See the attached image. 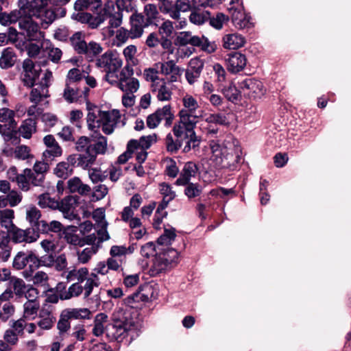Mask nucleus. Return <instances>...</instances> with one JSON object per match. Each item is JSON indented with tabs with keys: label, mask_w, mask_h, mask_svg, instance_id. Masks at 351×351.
<instances>
[{
	"label": "nucleus",
	"mask_w": 351,
	"mask_h": 351,
	"mask_svg": "<svg viewBox=\"0 0 351 351\" xmlns=\"http://www.w3.org/2000/svg\"><path fill=\"white\" fill-rule=\"evenodd\" d=\"M212 160L221 169L234 171L237 169L241 160V148L238 141L228 136L223 142L215 139L210 141Z\"/></svg>",
	"instance_id": "nucleus-1"
},
{
	"label": "nucleus",
	"mask_w": 351,
	"mask_h": 351,
	"mask_svg": "<svg viewBox=\"0 0 351 351\" xmlns=\"http://www.w3.org/2000/svg\"><path fill=\"white\" fill-rule=\"evenodd\" d=\"M135 325L134 310L126 306L117 308L112 315V323L106 328V334L110 341H121Z\"/></svg>",
	"instance_id": "nucleus-2"
},
{
	"label": "nucleus",
	"mask_w": 351,
	"mask_h": 351,
	"mask_svg": "<svg viewBox=\"0 0 351 351\" xmlns=\"http://www.w3.org/2000/svg\"><path fill=\"white\" fill-rule=\"evenodd\" d=\"M88 128L93 132H99V129L101 128L104 134H111L121 119V114L117 110L104 111L96 106L90 108L88 106Z\"/></svg>",
	"instance_id": "nucleus-3"
},
{
	"label": "nucleus",
	"mask_w": 351,
	"mask_h": 351,
	"mask_svg": "<svg viewBox=\"0 0 351 351\" xmlns=\"http://www.w3.org/2000/svg\"><path fill=\"white\" fill-rule=\"evenodd\" d=\"M91 312L87 308H68L60 313L57 323L59 335H66L71 330V320L90 319Z\"/></svg>",
	"instance_id": "nucleus-4"
},
{
	"label": "nucleus",
	"mask_w": 351,
	"mask_h": 351,
	"mask_svg": "<svg viewBox=\"0 0 351 351\" xmlns=\"http://www.w3.org/2000/svg\"><path fill=\"white\" fill-rule=\"evenodd\" d=\"M175 44L180 47L190 45L193 47H199L202 51L208 53L214 52L217 49L215 43L209 41L204 36L193 35L189 31L179 32L175 39Z\"/></svg>",
	"instance_id": "nucleus-5"
},
{
	"label": "nucleus",
	"mask_w": 351,
	"mask_h": 351,
	"mask_svg": "<svg viewBox=\"0 0 351 351\" xmlns=\"http://www.w3.org/2000/svg\"><path fill=\"white\" fill-rule=\"evenodd\" d=\"M91 138L94 143L87 136H80L75 142V149L78 152H95L96 154H105L107 150V138L99 132H93Z\"/></svg>",
	"instance_id": "nucleus-6"
},
{
	"label": "nucleus",
	"mask_w": 351,
	"mask_h": 351,
	"mask_svg": "<svg viewBox=\"0 0 351 351\" xmlns=\"http://www.w3.org/2000/svg\"><path fill=\"white\" fill-rule=\"evenodd\" d=\"M122 59L119 54L112 50H108L97 59L96 65L106 73L105 80L108 82L121 69Z\"/></svg>",
	"instance_id": "nucleus-7"
},
{
	"label": "nucleus",
	"mask_w": 351,
	"mask_h": 351,
	"mask_svg": "<svg viewBox=\"0 0 351 351\" xmlns=\"http://www.w3.org/2000/svg\"><path fill=\"white\" fill-rule=\"evenodd\" d=\"M19 27L20 35L25 36L28 41H40L44 38V32L31 17H22L19 20Z\"/></svg>",
	"instance_id": "nucleus-8"
},
{
	"label": "nucleus",
	"mask_w": 351,
	"mask_h": 351,
	"mask_svg": "<svg viewBox=\"0 0 351 351\" xmlns=\"http://www.w3.org/2000/svg\"><path fill=\"white\" fill-rule=\"evenodd\" d=\"M179 121L176 122L172 132L176 135L195 132V128L197 123V116L193 113H189L186 110H180L178 112Z\"/></svg>",
	"instance_id": "nucleus-9"
},
{
	"label": "nucleus",
	"mask_w": 351,
	"mask_h": 351,
	"mask_svg": "<svg viewBox=\"0 0 351 351\" xmlns=\"http://www.w3.org/2000/svg\"><path fill=\"white\" fill-rule=\"evenodd\" d=\"M8 233L11 241L14 243H30L36 241L39 237V234L35 231L34 228L23 230L18 228L16 225L12 226L8 229Z\"/></svg>",
	"instance_id": "nucleus-10"
},
{
	"label": "nucleus",
	"mask_w": 351,
	"mask_h": 351,
	"mask_svg": "<svg viewBox=\"0 0 351 351\" xmlns=\"http://www.w3.org/2000/svg\"><path fill=\"white\" fill-rule=\"evenodd\" d=\"M37 69L33 61L30 59H26L23 63V71L21 74V80L23 85L27 87H33L36 80L40 75V69Z\"/></svg>",
	"instance_id": "nucleus-11"
},
{
	"label": "nucleus",
	"mask_w": 351,
	"mask_h": 351,
	"mask_svg": "<svg viewBox=\"0 0 351 351\" xmlns=\"http://www.w3.org/2000/svg\"><path fill=\"white\" fill-rule=\"evenodd\" d=\"M228 10L236 27L245 29L252 26V18L244 12L242 5H239L238 7H228Z\"/></svg>",
	"instance_id": "nucleus-12"
},
{
	"label": "nucleus",
	"mask_w": 351,
	"mask_h": 351,
	"mask_svg": "<svg viewBox=\"0 0 351 351\" xmlns=\"http://www.w3.org/2000/svg\"><path fill=\"white\" fill-rule=\"evenodd\" d=\"M156 68L158 69L160 73L165 76H169L167 79L169 82H176L182 75V69L176 65V62L173 60L158 62L156 63Z\"/></svg>",
	"instance_id": "nucleus-13"
},
{
	"label": "nucleus",
	"mask_w": 351,
	"mask_h": 351,
	"mask_svg": "<svg viewBox=\"0 0 351 351\" xmlns=\"http://www.w3.org/2000/svg\"><path fill=\"white\" fill-rule=\"evenodd\" d=\"M239 88L250 97L260 98L265 92L263 83L254 78H247L239 83Z\"/></svg>",
	"instance_id": "nucleus-14"
},
{
	"label": "nucleus",
	"mask_w": 351,
	"mask_h": 351,
	"mask_svg": "<svg viewBox=\"0 0 351 351\" xmlns=\"http://www.w3.org/2000/svg\"><path fill=\"white\" fill-rule=\"evenodd\" d=\"M37 262V256L32 251L19 252L14 257L12 267L16 270L25 268L27 265L32 271L34 270V263Z\"/></svg>",
	"instance_id": "nucleus-15"
},
{
	"label": "nucleus",
	"mask_w": 351,
	"mask_h": 351,
	"mask_svg": "<svg viewBox=\"0 0 351 351\" xmlns=\"http://www.w3.org/2000/svg\"><path fill=\"white\" fill-rule=\"evenodd\" d=\"M43 143L47 147L43 153V158L45 160L53 161L56 158L62 156V149L52 134L46 135L43 138Z\"/></svg>",
	"instance_id": "nucleus-16"
},
{
	"label": "nucleus",
	"mask_w": 351,
	"mask_h": 351,
	"mask_svg": "<svg viewBox=\"0 0 351 351\" xmlns=\"http://www.w3.org/2000/svg\"><path fill=\"white\" fill-rule=\"evenodd\" d=\"M130 34L136 38L142 36L144 29L150 25V24L145 19L143 13L135 11L130 17Z\"/></svg>",
	"instance_id": "nucleus-17"
},
{
	"label": "nucleus",
	"mask_w": 351,
	"mask_h": 351,
	"mask_svg": "<svg viewBox=\"0 0 351 351\" xmlns=\"http://www.w3.org/2000/svg\"><path fill=\"white\" fill-rule=\"evenodd\" d=\"M226 58V66L228 71L237 73L244 69L247 64L245 56L240 52H232Z\"/></svg>",
	"instance_id": "nucleus-18"
},
{
	"label": "nucleus",
	"mask_w": 351,
	"mask_h": 351,
	"mask_svg": "<svg viewBox=\"0 0 351 351\" xmlns=\"http://www.w3.org/2000/svg\"><path fill=\"white\" fill-rule=\"evenodd\" d=\"M204 66V62L199 58H193L191 59L189 63V66L185 72V77L187 82L190 84H193L199 78L203 68Z\"/></svg>",
	"instance_id": "nucleus-19"
},
{
	"label": "nucleus",
	"mask_w": 351,
	"mask_h": 351,
	"mask_svg": "<svg viewBox=\"0 0 351 351\" xmlns=\"http://www.w3.org/2000/svg\"><path fill=\"white\" fill-rule=\"evenodd\" d=\"M169 82L165 79L156 84H151V91L160 101H169L171 99L172 91L168 86Z\"/></svg>",
	"instance_id": "nucleus-20"
},
{
	"label": "nucleus",
	"mask_w": 351,
	"mask_h": 351,
	"mask_svg": "<svg viewBox=\"0 0 351 351\" xmlns=\"http://www.w3.org/2000/svg\"><path fill=\"white\" fill-rule=\"evenodd\" d=\"M198 168L197 165L193 162H186L180 175V177L176 180V184L178 186H185L191 180L192 177H195Z\"/></svg>",
	"instance_id": "nucleus-21"
},
{
	"label": "nucleus",
	"mask_w": 351,
	"mask_h": 351,
	"mask_svg": "<svg viewBox=\"0 0 351 351\" xmlns=\"http://www.w3.org/2000/svg\"><path fill=\"white\" fill-rule=\"evenodd\" d=\"M56 320L52 312L48 308L43 306L39 311L36 324L43 330H49L54 325Z\"/></svg>",
	"instance_id": "nucleus-22"
},
{
	"label": "nucleus",
	"mask_w": 351,
	"mask_h": 351,
	"mask_svg": "<svg viewBox=\"0 0 351 351\" xmlns=\"http://www.w3.org/2000/svg\"><path fill=\"white\" fill-rule=\"evenodd\" d=\"M64 226L59 221L56 220H52L51 221H47L46 220H40V223L38 224V229L36 230V232L38 234H60L64 230Z\"/></svg>",
	"instance_id": "nucleus-23"
},
{
	"label": "nucleus",
	"mask_w": 351,
	"mask_h": 351,
	"mask_svg": "<svg viewBox=\"0 0 351 351\" xmlns=\"http://www.w3.org/2000/svg\"><path fill=\"white\" fill-rule=\"evenodd\" d=\"M184 135L178 136L173 132L168 133L165 138L167 151L171 154L177 153L183 145Z\"/></svg>",
	"instance_id": "nucleus-24"
},
{
	"label": "nucleus",
	"mask_w": 351,
	"mask_h": 351,
	"mask_svg": "<svg viewBox=\"0 0 351 351\" xmlns=\"http://www.w3.org/2000/svg\"><path fill=\"white\" fill-rule=\"evenodd\" d=\"M37 128V122L34 119H25L21 122L17 131L20 136L23 138L29 139L33 134L36 133Z\"/></svg>",
	"instance_id": "nucleus-25"
},
{
	"label": "nucleus",
	"mask_w": 351,
	"mask_h": 351,
	"mask_svg": "<svg viewBox=\"0 0 351 351\" xmlns=\"http://www.w3.org/2000/svg\"><path fill=\"white\" fill-rule=\"evenodd\" d=\"M67 186L71 193H77L82 195H88L91 191L90 186L84 184L78 177H73L69 180Z\"/></svg>",
	"instance_id": "nucleus-26"
},
{
	"label": "nucleus",
	"mask_w": 351,
	"mask_h": 351,
	"mask_svg": "<svg viewBox=\"0 0 351 351\" xmlns=\"http://www.w3.org/2000/svg\"><path fill=\"white\" fill-rule=\"evenodd\" d=\"M11 239L8 232L0 231V258L6 262L10 257L12 247L10 246Z\"/></svg>",
	"instance_id": "nucleus-27"
},
{
	"label": "nucleus",
	"mask_w": 351,
	"mask_h": 351,
	"mask_svg": "<svg viewBox=\"0 0 351 351\" xmlns=\"http://www.w3.org/2000/svg\"><path fill=\"white\" fill-rule=\"evenodd\" d=\"M133 75L134 70L132 67L129 64H126L121 69L119 75L116 73L108 82L111 85L117 86L121 84V83H125V81L133 77Z\"/></svg>",
	"instance_id": "nucleus-28"
},
{
	"label": "nucleus",
	"mask_w": 351,
	"mask_h": 351,
	"mask_svg": "<svg viewBox=\"0 0 351 351\" xmlns=\"http://www.w3.org/2000/svg\"><path fill=\"white\" fill-rule=\"evenodd\" d=\"M49 96L47 86L36 84L29 94V101L32 104H40L44 99Z\"/></svg>",
	"instance_id": "nucleus-29"
},
{
	"label": "nucleus",
	"mask_w": 351,
	"mask_h": 351,
	"mask_svg": "<svg viewBox=\"0 0 351 351\" xmlns=\"http://www.w3.org/2000/svg\"><path fill=\"white\" fill-rule=\"evenodd\" d=\"M223 47L229 49H236L242 46L245 43L244 38L238 34H227L223 38Z\"/></svg>",
	"instance_id": "nucleus-30"
},
{
	"label": "nucleus",
	"mask_w": 351,
	"mask_h": 351,
	"mask_svg": "<svg viewBox=\"0 0 351 351\" xmlns=\"http://www.w3.org/2000/svg\"><path fill=\"white\" fill-rule=\"evenodd\" d=\"M165 261H167V259L162 258L160 254H158L155 256L153 261V264L149 269L151 276H155L162 272L171 269V267L167 263H166Z\"/></svg>",
	"instance_id": "nucleus-31"
},
{
	"label": "nucleus",
	"mask_w": 351,
	"mask_h": 351,
	"mask_svg": "<svg viewBox=\"0 0 351 351\" xmlns=\"http://www.w3.org/2000/svg\"><path fill=\"white\" fill-rule=\"evenodd\" d=\"M184 139L186 140L185 145L182 149L183 153H189L191 150L198 149L201 143V137L197 136L195 132L185 133Z\"/></svg>",
	"instance_id": "nucleus-32"
},
{
	"label": "nucleus",
	"mask_w": 351,
	"mask_h": 351,
	"mask_svg": "<svg viewBox=\"0 0 351 351\" xmlns=\"http://www.w3.org/2000/svg\"><path fill=\"white\" fill-rule=\"evenodd\" d=\"M60 337L64 339L67 337H71L77 341H83L86 339L87 331L85 326L82 324H77L71 328L70 331L66 335H59Z\"/></svg>",
	"instance_id": "nucleus-33"
},
{
	"label": "nucleus",
	"mask_w": 351,
	"mask_h": 351,
	"mask_svg": "<svg viewBox=\"0 0 351 351\" xmlns=\"http://www.w3.org/2000/svg\"><path fill=\"white\" fill-rule=\"evenodd\" d=\"M15 112L8 108L0 109V122L3 123L8 129H16L17 123L14 119Z\"/></svg>",
	"instance_id": "nucleus-34"
},
{
	"label": "nucleus",
	"mask_w": 351,
	"mask_h": 351,
	"mask_svg": "<svg viewBox=\"0 0 351 351\" xmlns=\"http://www.w3.org/2000/svg\"><path fill=\"white\" fill-rule=\"evenodd\" d=\"M98 154L95 152L79 154L78 167L88 171L91 169V166L95 164Z\"/></svg>",
	"instance_id": "nucleus-35"
},
{
	"label": "nucleus",
	"mask_w": 351,
	"mask_h": 351,
	"mask_svg": "<svg viewBox=\"0 0 351 351\" xmlns=\"http://www.w3.org/2000/svg\"><path fill=\"white\" fill-rule=\"evenodd\" d=\"M16 62V56L13 49L8 47L1 53L0 57V66L2 69H6L14 66Z\"/></svg>",
	"instance_id": "nucleus-36"
},
{
	"label": "nucleus",
	"mask_w": 351,
	"mask_h": 351,
	"mask_svg": "<svg viewBox=\"0 0 351 351\" xmlns=\"http://www.w3.org/2000/svg\"><path fill=\"white\" fill-rule=\"evenodd\" d=\"M32 15L40 18L43 23L47 25L52 23L56 18L54 11L45 9V7L36 8L35 12H32Z\"/></svg>",
	"instance_id": "nucleus-37"
},
{
	"label": "nucleus",
	"mask_w": 351,
	"mask_h": 351,
	"mask_svg": "<svg viewBox=\"0 0 351 351\" xmlns=\"http://www.w3.org/2000/svg\"><path fill=\"white\" fill-rule=\"evenodd\" d=\"M38 205L42 208L56 210L59 206V202L50 196L48 193L38 196Z\"/></svg>",
	"instance_id": "nucleus-38"
},
{
	"label": "nucleus",
	"mask_w": 351,
	"mask_h": 351,
	"mask_svg": "<svg viewBox=\"0 0 351 351\" xmlns=\"http://www.w3.org/2000/svg\"><path fill=\"white\" fill-rule=\"evenodd\" d=\"M22 19V13L20 10H13L10 13L0 12V24L4 26L15 23Z\"/></svg>",
	"instance_id": "nucleus-39"
},
{
	"label": "nucleus",
	"mask_w": 351,
	"mask_h": 351,
	"mask_svg": "<svg viewBox=\"0 0 351 351\" xmlns=\"http://www.w3.org/2000/svg\"><path fill=\"white\" fill-rule=\"evenodd\" d=\"M156 112L157 117L160 119V122L162 120H165V125L166 127L171 125L175 117L171 111V106L170 105H165L162 108L157 109Z\"/></svg>",
	"instance_id": "nucleus-40"
},
{
	"label": "nucleus",
	"mask_w": 351,
	"mask_h": 351,
	"mask_svg": "<svg viewBox=\"0 0 351 351\" xmlns=\"http://www.w3.org/2000/svg\"><path fill=\"white\" fill-rule=\"evenodd\" d=\"M100 285L99 279L95 273H91L88 279L85 282L83 287L84 298L87 299L91 295L94 287H97Z\"/></svg>",
	"instance_id": "nucleus-41"
},
{
	"label": "nucleus",
	"mask_w": 351,
	"mask_h": 351,
	"mask_svg": "<svg viewBox=\"0 0 351 351\" xmlns=\"http://www.w3.org/2000/svg\"><path fill=\"white\" fill-rule=\"evenodd\" d=\"M40 310V302H25L23 304V317L29 320L34 319Z\"/></svg>",
	"instance_id": "nucleus-42"
},
{
	"label": "nucleus",
	"mask_w": 351,
	"mask_h": 351,
	"mask_svg": "<svg viewBox=\"0 0 351 351\" xmlns=\"http://www.w3.org/2000/svg\"><path fill=\"white\" fill-rule=\"evenodd\" d=\"M208 19H210V12L199 9H195V10L191 12L189 16V21L192 23L197 25L204 24L208 21Z\"/></svg>",
	"instance_id": "nucleus-43"
},
{
	"label": "nucleus",
	"mask_w": 351,
	"mask_h": 351,
	"mask_svg": "<svg viewBox=\"0 0 351 351\" xmlns=\"http://www.w3.org/2000/svg\"><path fill=\"white\" fill-rule=\"evenodd\" d=\"M151 136H142L138 141L132 139L128 142L129 150H147L151 146Z\"/></svg>",
	"instance_id": "nucleus-44"
},
{
	"label": "nucleus",
	"mask_w": 351,
	"mask_h": 351,
	"mask_svg": "<svg viewBox=\"0 0 351 351\" xmlns=\"http://www.w3.org/2000/svg\"><path fill=\"white\" fill-rule=\"evenodd\" d=\"M99 250V245H93L88 247L82 251L77 252V260L82 264L87 263L92 256L95 254Z\"/></svg>",
	"instance_id": "nucleus-45"
},
{
	"label": "nucleus",
	"mask_w": 351,
	"mask_h": 351,
	"mask_svg": "<svg viewBox=\"0 0 351 351\" xmlns=\"http://www.w3.org/2000/svg\"><path fill=\"white\" fill-rule=\"evenodd\" d=\"M83 293V287L80 282L73 283L67 289L66 292H64L61 295V300H68L73 298L79 297Z\"/></svg>",
	"instance_id": "nucleus-46"
},
{
	"label": "nucleus",
	"mask_w": 351,
	"mask_h": 351,
	"mask_svg": "<svg viewBox=\"0 0 351 351\" xmlns=\"http://www.w3.org/2000/svg\"><path fill=\"white\" fill-rule=\"evenodd\" d=\"M10 282L12 285L13 292L18 298L23 297L29 286L26 285L23 279L16 277H12Z\"/></svg>",
	"instance_id": "nucleus-47"
},
{
	"label": "nucleus",
	"mask_w": 351,
	"mask_h": 351,
	"mask_svg": "<svg viewBox=\"0 0 351 351\" xmlns=\"http://www.w3.org/2000/svg\"><path fill=\"white\" fill-rule=\"evenodd\" d=\"M14 154L16 158L22 160H27L28 162H31L34 158V155L31 154L30 147L25 145L17 146Z\"/></svg>",
	"instance_id": "nucleus-48"
},
{
	"label": "nucleus",
	"mask_w": 351,
	"mask_h": 351,
	"mask_svg": "<svg viewBox=\"0 0 351 351\" xmlns=\"http://www.w3.org/2000/svg\"><path fill=\"white\" fill-rule=\"evenodd\" d=\"M160 12L163 14H168L173 19H178L180 18V13L178 12L176 2L171 1H166L160 6Z\"/></svg>",
	"instance_id": "nucleus-49"
},
{
	"label": "nucleus",
	"mask_w": 351,
	"mask_h": 351,
	"mask_svg": "<svg viewBox=\"0 0 351 351\" xmlns=\"http://www.w3.org/2000/svg\"><path fill=\"white\" fill-rule=\"evenodd\" d=\"M206 122L210 124L219 125H228L230 124L229 120L224 113L217 112L210 114L205 119Z\"/></svg>",
	"instance_id": "nucleus-50"
},
{
	"label": "nucleus",
	"mask_w": 351,
	"mask_h": 351,
	"mask_svg": "<svg viewBox=\"0 0 351 351\" xmlns=\"http://www.w3.org/2000/svg\"><path fill=\"white\" fill-rule=\"evenodd\" d=\"M73 173V169L66 162H59L54 169V173L60 178L66 179Z\"/></svg>",
	"instance_id": "nucleus-51"
},
{
	"label": "nucleus",
	"mask_w": 351,
	"mask_h": 351,
	"mask_svg": "<svg viewBox=\"0 0 351 351\" xmlns=\"http://www.w3.org/2000/svg\"><path fill=\"white\" fill-rule=\"evenodd\" d=\"M41 213L36 206L29 208L26 211V219L32 227L38 229V224L40 223Z\"/></svg>",
	"instance_id": "nucleus-52"
},
{
	"label": "nucleus",
	"mask_w": 351,
	"mask_h": 351,
	"mask_svg": "<svg viewBox=\"0 0 351 351\" xmlns=\"http://www.w3.org/2000/svg\"><path fill=\"white\" fill-rule=\"evenodd\" d=\"M162 258L167 259L169 266L172 268L178 265L179 263V253L177 250L173 248H168L167 250L160 253Z\"/></svg>",
	"instance_id": "nucleus-53"
},
{
	"label": "nucleus",
	"mask_w": 351,
	"mask_h": 351,
	"mask_svg": "<svg viewBox=\"0 0 351 351\" xmlns=\"http://www.w3.org/2000/svg\"><path fill=\"white\" fill-rule=\"evenodd\" d=\"M106 17L108 19L109 27L117 28L122 23L123 13L120 8L117 7V10H114L113 12H108Z\"/></svg>",
	"instance_id": "nucleus-54"
},
{
	"label": "nucleus",
	"mask_w": 351,
	"mask_h": 351,
	"mask_svg": "<svg viewBox=\"0 0 351 351\" xmlns=\"http://www.w3.org/2000/svg\"><path fill=\"white\" fill-rule=\"evenodd\" d=\"M159 73L160 71L158 69L156 68L155 63L153 67L145 69L143 75L147 81L152 82L151 84H156L164 80V78H160L158 76Z\"/></svg>",
	"instance_id": "nucleus-55"
},
{
	"label": "nucleus",
	"mask_w": 351,
	"mask_h": 351,
	"mask_svg": "<svg viewBox=\"0 0 351 351\" xmlns=\"http://www.w3.org/2000/svg\"><path fill=\"white\" fill-rule=\"evenodd\" d=\"M63 97L67 102L73 103L80 97L79 90L75 85L66 83Z\"/></svg>",
	"instance_id": "nucleus-56"
},
{
	"label": "nucleus",
	"mask_w": 351,
	"mask_h": 351,
	"mask_svg": "<svg viewBox=\"0 0 351 351\" xmlns=\"http://www.w3.org/2000/svg\"><path fill=\"white\" fill-rule=\"evenodd\" d=\"M88 177L94 184L104 182L108 177L107 171H101L100 168H91L88 170Z\"/></svg>",
	"instance_id": "nucleus-57"
},
{
	"label": "nucleus",
	"mask_w": 351,
	"mask_h": 351,
	"mask_svg": "<svg viewBox=\"0 0 351 351\" xmlns=\"http://www.w3.org/2000/svg\"><path fill=\"white\" fill-rule=\"evenodd\" d=\"M182 104L184 106V108L180 110H186L189 113L194 114L196 110L199 108L197 101L190 95H186L182 98Z\"/></svg>",
	"instance_id": "nucleus-58"
},
{
	"label": "nucleus",
	"mask_w": 351,
	"mask_h": 351,
	"mask_svg": "<svg viewBox=\"0 0 351 351\" xmlns=\"http://www.w3.org/2000/svg\"><path fill=\"white\" fill-rule=\"evenodd\" d=\"M176 237L174 228H165L164 233L158 239L157 242L159 245H169L174 241Z\"/></svg>",
	"instance_id": "nucleus-59"
},
{
	"label": "nucleus",
	"mask_w": 351,
	"mask_h": 351,
	"mask_svg": "<svg viewBox=\"0 0 351 351\" xmlns=\"http://www.w3.org/2000/svg\"><path fill=\"white\" fill-rule=\"evenodd\" d=\"M117 87L119 88L123 92L125 93H134L137 91L139 88L138 80L135 77H132L125 83H121Z\"/></svg>",
	"instance_id": "nucleus-60"
},
{
	"label": "nucleus",
	"mask_w": 351,
	"mask_h": 351,
	"mask_svg": "<svg viewBox=\"0 0 351 351\" xmlns=\"http://www.w3.org/2000/svg\"><path fill=\"white\" fill-rule=\"evenodd\" d=\"M14 218V210L11 209H5L0 210V224L5 227L8 230L13 225L12 219Z\"/></svg>",
	"instance_id": "nucleus-61"
},
{
	"label": "nucleus",
	"mask_w": 351,
	"mask_h": 351,
	"mask_svg": "<svg viewBox=\"0 0 351 351\" xmlns=\"http://www.w3.org/2000/svg\"><path fill=\"white\" fill-rule=\"evenodd\" d=\"M15 180L19 188L23 191H29L31 189L29 176L26 169H23L21 173L16 175Z\"/></svg>",
	"instance_id": "nucleus-62"
},
{
	"label": "nucleus",
	"mask_w": 351,
	"mask_h": 351,
	"mask_svg": "<svg viewBox=\"0 0 351 351\" xmlns=\"http://www.w3.org/2000/svg\"><path fill=\"white\" fill-rule=\"evenodd\" d=\"M145 19L152 25L158 15L157 6L152 3H148L144 6L143 13Z\"/></svg>",
	"instance_id": "nucleus-63"
},
{
	"label": "nucleus",
	"mask_w": 351,
	"mask_h": 351,
	"mask_svg": "<svg viewBox=\"0 0 351 351\" xmlns=\"http://www.w3.org/2000/svg\"><path fill=\"white\" fill-rule=\"evenodd\" d=\"M5 130L1 135L3 141L9 144L16 145L20 143V136H18V131L15 129H8Z\"/></svg>",
	"instance_id": "nucleus-64"
}]
</instances>
